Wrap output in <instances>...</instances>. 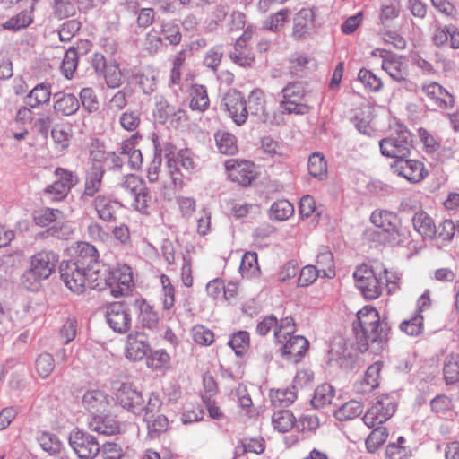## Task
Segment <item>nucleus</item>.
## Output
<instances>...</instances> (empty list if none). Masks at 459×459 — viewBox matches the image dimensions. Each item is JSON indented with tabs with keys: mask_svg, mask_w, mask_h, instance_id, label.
I'll return each instance as SVG.
<instances>
[{
	"mask_svg": "<svg viewBox=\"0 0 459 459\" xmlns=\"http://www.w3.org/2000/svg\"><path fill=\"white\" fill-rule=\"evenodd\" d=\"M134 307L138 309V322L143 328L156 331L159 327V316L144 299H136Z\"/></svg>",
	"mask_w": 459,
	"mask_h": 459,
	"instance_id": "obj_25",
	"label": "nucleus"
},
{
	"mask_svg": "<svg viewBox=\"0 0 459 459\" xmlns=\"http://www.w3.org/2000/svg\"><path fill=\"white\" fill-rule=\"evenodd\" d=\"M282 343V355L293 363L299 362L308 348V341L301 335L289 336Z\"/></svg>",
	"mask_w": 459,
	"mask_h": 459,
	"instance_id": "obj_21",
	"label": "nucleus"
},
{
	"mask_svg": "<svg viewBox=\"0 0 459 459\" xmlns=\"http://www.w3.org/2000/svg\"><path fill=\"white\" fill-rule=\"evenodd\" d=\"M59 256L53 251H40L30 258V267L43 279L48 278L55 270Z\"/></svg>",
	"mask_w": 459,
	"mask_h": 459,
	"instance_id": "obj_17",
	"label": "nucleus"
},
{
	"mask_svg": "<svg viewBox=\"0 0 459 459\" xmlns=\"http://www.w3.org/2000/svg\"><path fill=\"white\" fill-rule=\"evenodd\" d=\"M94 207L100 219L105 221H113L121 204L108 196L100 195L94 199Z\"/></svg>",
	"mask_w": 459,
	"mask_h": 459,
	"instance_id": "obj_27",
	"label": "nucleus"
},
{
	"mask_svg": "<svg viewBox=\"0 0 459 459\" xmlns=\"http://www.w3.org/2000/svg\"><path fill=\"white\" fill-rule=\"evenodd\" d=\"M157 76L158 73L154 69L146 67L141 73L136 74L134 79L142 91L149 95L156 90Z\"/></svg>",
	"mask_w": 459,
	"mask_h": 459,
	"instance_id": "obj_37",
	"label": "nucleus"
},
{
	"mask_svg": "<svg viewBox=\"0 0 459 459\" xmlns=\"http://www.w3.org/2000/svg\"><path fill=\"white\" fill-rule=\"evenodd\" d=\"M358 79L371 91H378L383 86L380 78L375 75L371 71L365 68L359 70Z\"/></svg>",
	"mask_w": 459,
	"mask_h": 459,
	"instance_id": "obj_62",
	"label": "nucleus"
},
{
	"mask_svg": "<svg viewBox=\"0 0 459 459\" xmlns=\"http://www.w3.org/2000/svg\"><path fill=\"white\" fill-rule=\"evenodd\" d=\"M246 101L248 115L251 117L261 123L271 122V116L265 108L264 93L263 91L259 89L253 90Z\"/></svg>",
	"mask_w": 459,
	"mask_h": 459,
	"instance_id": "obj_19",
	"label": "nucleus"
},
{
	"mask_svg": "<svg viewBox=\"0 0 459 459\" xmlns=\"http://www.w3.org/2000/svg\"><path fill=\"white\" fill-rule=\"evenodd\" d=\"M356 287L365 299H377L384 289L382 264L376 262L374 265L361 264L353 273Z\"/></svg>",
	"mask_w": 459,
	"mask_h": 459,
	"instance_id": "obj_4",
	"label": "nucleus"
},
{
	"mask_svg": "<svg viewBox=\"0 0 459 459\" xmlns=\"http://www.w3.org/2000/svg\"><path fill=\"white\" fill-rule=\"evenodd\" d=\"M153 116L160 123H165L166 120L175 113L173 106L169 104L162 95H155Z\"/></svg>",
	"mask_w": 459,
	"mask_h": 459,
	"instance_id": "obj_48",
	"label": "nucleus"
},
{
	"mask_svg": "<svg viewBox=\"0 0 459 459\" xmlns=\"http://www.w3.org/2000/svg\"><path fill=\"white\" fill-rule=\"evenodd\" d=\"M295 331L294 319L290 316L282 318L280 322L277 321L275 328L274 338L277 342H284L289 336H291Z\"/></svg>",
	"mask_w": 459,
	"mask_h": 459,
	"instance_id": "obj_56",
	"label": "nucleus"
},
{
	"mask_svg": "<svg viewBox=\"0 0 459 459\" xmlns=\"http://www.w3.org/2000/svg\"><path fill=\"white\" fill-rule=\"evenodd\" d=\"M271 403L275 408H286L297 399L296 386L282 389H272L269 394Z\"/></svg>",
	"mask_w": 459,
	"mask_h": 459,
	"instance_id": "obj_32",
	"label": "nucleus"
},
{
	"mask_svg": "<svg viewBox=\"0 0 459 459\" xmlns=\"http://www.w3.org/2000/svg\"><path fill=\"white\" fill-rule=\"evenodd\" d=\"M80 52L74 47H70L63 58L61 71L63 74L71 79L77 68Z\"/></svg>",
	"mask_w": 459,
	"mask_h": 459,
	"instance_id": "obj_47",
	"label": "nucleus"
},
{
	"mask_svg": "<svg viewBox=\"0 0 459 459\" xmlns=\"http://www.w3.org/2000/svg\"><path fill=\"white\" fill-rule=\"evenodd\" d=\"M394 173L403 177L411 183H419L428 176L424 164L417 160L401 158L392 165Z\"/></svg>",
	"mask_w": 459,
	"mask_h": 459,
	"instance_id": "obj_14",
	"label": "nucleus"
},
{
	"mask_svg": "<svg viewBox=\"0 0 459 459\" xmlns=\"http://www.w3.org/2000/svg\"><path fill=\"white\" fill-rule=\"evenodd\" d=\"M160 34L162 38L168 40L171 45L179 44L182 39L179 25L173 21L163 22L161 23Z\"/></svg>",
	"mask_w": 459,
	"mask_h": 459,
	"instance_id": "obj_55",
	"label": "nucleus"
},
{
	"mask_svg": "<svg viewBox=\"0 0 459 459\" xmlns=\"http://www.w3.org/2000/svg\"><path fill=\"white\" fill-rule=\"evenodd\" d=\"M38 440L42 449L51 455H59L63 449V443L53 433L43 432Z\"/></svg>",
	"mask_w": 459,
	"mask_h": 459,
	"instance_id": "obj_50",
	"label": "nucleus"
},
{
	"mask_svg": "<svg viewBox=\"0 0 459 459\" xmlns=\"http://www.w3.org/2000/svg\"><path fill=\"white\" fill-rule=\"evenodd\" d=\"M314 16V11L310 8H302L295 15L292 31L295 39H304L309 34V30L313 27Z\"/></svg>",
	"mask_w": 459,
	"mask_h": 459,
	"instance_id": "obj_23",
	"label": "nucleus"
},
{
	"mask_svg": "<svg viewBox=\"0 0 459 459\" xmlns=\"http://www.w3.org/2000/svg\"><path fill=\"white\" fill-rule=\"evenodd\" d=\"M264 440L259 438H244L235 448L236 456H240L246 453H255L257 455L264 451Z\"/></svg>",
	"mask_w": 459,
	"mask_h": 459,
	"instance_id": "obj_46",
	"label": "nucleus"
},
{
	"mask_svg": "<svg viewBox=\"0 0 459 459\" xmlns=\"http://www.w3.org/2000/svg\"><path fill=\"white\" fill-rule=\"evenodd\" d=\"M381 367V363L375 362L368 368L361 381V392L368 393L378 386Z\"/></svg>",
	"mask_w": 459,
	"mask_h": 459,
	"instance_id": "obj_43",
	"label": "nucleus"
},
{
	"mask_svg": "<svg viewBox=\"0 0 459 459\" xmlns=\"http://www.w3.org/2000/svg\"><path fill=\"white\" fill-rule=\"evenodd\" d=\"M151 351L146 335L143 333L129 334L126 350V358L137 361L143 359Z\"/></svg>",
	"mask_w": 459,
	"mask_h": 459,
	"instance_id": "obj_22",
	"label": "nucleus"
},
{
	"mask_svg": "<svg viewBox=\"0 0 459 459\" xmlns=\"http://www.w3.org/2000/svg\"><path fill=\"white\" fill-rule=\"evenodd\" d=\"M223 54L222 45H216L211 48L204 56V65L212 71L217 70L221 62Z\"/></svg>",
	"mask_w": 459,
	"mask_h": 459,
	"instance_id": "obj_63",
	"label": "nucleus"
},
{
	"mask_svg": "<svg viewBox=\"0 0 459 459\" xmlns=\"http://www.w3.org/2000/svg\"><path fill=\"white\" fill-rule=\"evenodd\" d=\"M223 106L229 117L238 126H243L248 117L247 104L238 91H230L223 99Z\"/></svg>",
	"mask_w": 459,
	"mask_h": 459,
	"instance_id": "obj_12",
	"label": "nucleus"
},
{
	"mask_svg": "<svg viewBox=\"0 0 459 459\" xmlns=\"http://www.w3.org/2000/svg\"><path fill=\"white\" fill-rule=\"evenodd\" d=\"M401 331L411 336H418L423 329V316L416 314L409 320H404L400 325Z\"/></svg>",
	"mask_w": 459,
	"mask_h": 459,
	"instance_id": "obj_61",
	"label": "nucleus"
},
{
	"mask_svg": "<svg viewBox=\"0 0 459 459\" xmlns=\"http://www.w3.org/2000/svg\"><path fill=\"white\" fill-rule=\"evenodd\" d=\"M115 397L117 403L124 409L134 415L143 414V417L160 412L162 406V400L158 393H149L143 397L140 392L126 383L117 389Z\"/></svg>",
	"mask_w": 459,
	"mask_h": 459,
	"instance_id": "obj_2",
	"label": "nucleus"
},
{
	"mask_svg": "<svg viewBox=\"0 0 459 459\" xmlns=\"http://www.w3.org/2000/svg\"><path fill=\"white\" fill-rule=\"evenodd\" d=\"M352 329L360 352L378 354L385 349L390 327L385 320L380 319L375 307L361 308L352 323Z\"/></svg>",
	"mask_w": 459,
	"mask_h": 459,
	"instance_id": "obj_1",
	"label": "nucleus"
},
{
	"mask_svg": "<svg viewBox=\"0 0 459 459\" xmlns=\"http://www.w3.org/2000/svg\"><path fill=\"white\" fill-rule=\"evenodd\" d=\"M89 428L92 431L105 436L116 435L120 431L119 423L107 413L92 417L89 422Z\"/></svg>",
	"mask_w": 459,
	"mask_h": 459,
	"instance_id": "obj_28",
	"label": "nucleus"
},
{
	"mask_svg": "<svg viewBox=\"0 0 459 459\" xmlns=\"http://www.w3.org/2000/svg\"><path fill=\"white\" fill-rule=\"evenodd\" d=\"M122 189L133 198L132 205L138 211L143 212L147 208L150 194L142 178L134 174L126 176L120 184Z\"/></svg>",
	"mask_w": 459,
	"mask_h": 459,
	"instance_id": "obj_10",
	"label": "nucleus"
},
{
	"mask_svg": "<svg viewBox=\"0 0 459 459\" xmlns=\"http://www.w3.org/2000/svg\"><path fill=\"white\" fill-rule=\"evenodd\" d=\"M307 169L312 177L322 179L327 173V163L325 156L317 152L310 154L307 161Z\"/></svg>",
	"mask_w": 459,
	"mask_h": 459,
	"instance_id": "obj_44",
	"label": "nucleus"
},
{
	"mask_svg": "<svg viewBox=\"0 0 459 459\" xmlns=\"http://www.w3.org/2000/svg\"><path fill=\"white\" fill-rule=\"evenodd\" d=\"M334 395V388L330 384H323L315 390L311 403L316 409L323 408L331 404Z\"/></svg>",
	"mask_w": 459,
	"mask_h": 459,
	"instance_id": "obj_42",
	"label": "nucleus"
},
{
	"mask_svg": "<svg viewBox=\"0 0 459 459\" xmlns=\"http://www.w3.org/2000/svg\"><path fill=\"white\" fill-rule=\"evenodd\" d=\"M210 106V100L205 86L194 84L190 90L189 107L193 111L204 112Z\"/></svg>",
	"mask_w": 459,
	"mask_h": 459,
	"instance_id": "obj_31",
	"label": "nucleus"
},
{
	"mask_svg": "<svg viewBox=\"0 0 459 459\" xmlns=\"http://www.w3.org/2000/svg\"><path fill=\"white\" fill-rule=\"evenodd\" d=\"M60 277L65 285L74 293L82 294L87 288L103 289L99 282L100 270L90 273L78 263L73 261H63L59 266Z\"/></svg>",
	"mask_w": 459,
	"mask_h": 459,
	"instance_id": "obj_3",
	"label": "nucleus"
},
{
	"mask_svg": "<svg viewBox=\"0 0 459 459\" xmlns=\"http://www.w3.org/2000/svg\"><path fill=\"white\" fill-rule=\"evenodd\" d=\"M69 445L80 459H94L100 453V445L97 438L84 430L72 431Z\"/></svg>",
	"mask_w": 459,
	"mask_h": 459,
	"instance_id": "obj_8",
	"label": "nucleus"
},
{
	"mask_svg": "<svg viewBox=\"0 0 459 459\" xmlns=\"http://www.w3.org/2000/svg\"><path fill=\"white\" fill-rule=\"evenodd\" d=\"M146 423L148 437L150 438H156L161 433L165 432L169 427V420L167 417L159 412L151 416L143 417Z\"/></svg>",
	"mask_w": 459,
	"mask_h": 459,
	"instance_id": "obj_38",
	"label": "nucleus"
},
{
	"mask_svg": "<svg viewBox=\"0 0 459 459\" xmlns=\"http://www.w3.org/2000/svg\"><path fill=\"white\" fill-rule=\"evenodd\" d=\"M106 319L113 331L125 333L131 327V315L125 303L114 302L107 307Z\"/></svg>",
	"mask_w": 459,
	"mask_h": 459,
	"instance_id": "obj_11",
	"label": "nucleus"
},
{
	"mask_svg": "<svg viewBox=\"0 0 459 459\" xmlns=\"http://www.w3.org/2000/svg\"><path fill=\"white\" fill-rule=\"evenodd\" d=\"M152 141L154 145V155L152 163L148 167L147 169V178L151 182L157 181L159 178V170L161 165L162 158H161V146L158 141V136L156 134L152 135Z\"/></svg>",
	"mask_w": 459,
	"mask_h": 459,
	"instance_id": "obj_51",
	"label": "nucleus"
},
{
	"mask_svg": "<svg viewBox=\"0 0 459 459\" xmlns=\"http://www.w3.org/2000/svg\"><path fill=\"white\" fill-rule=\"evenodd\" d=\"M82 405L92 417H96L108 413L110 403L108 394L101 390L92 389L83 394Z\"/></svg>",
	"mask_w": 459,
	"mask_h": 459,
	"instance_id": "obj_16",
	"label": "nucleus"
},
{
	"mask_svg": "<svg viewBox=\"0 0 459 459\" xmlns=\"http://www.w3.org/2000/svg\"><path fill=\"white\" fill-rule=\"evenodd\" d=\"M51 97V86L48 83L41 82L37 84L29 91L24 99V102L30 108H39L48 104Z\"/></svg>",
	"mask_w": 459,
	"mask_h": 459,
	"instance_id": "obj_26",
	"label": "nucleus"
},
{
	"mask_svg": "<svg viewBox=\"0 0 459 459\" xmlns=\"http://www.w3.org/2000/svg\"><path fill=\"white\" fill-rule=\"evenodd\" d=\"M76 257L74 263L80 264L88 271L99 270L100 255L97 248L88 242H78L75 248Z\"/></svg>",
	"mask_w": 459,
	"mask_h": 459,
	"instance_id": "obj_20",
	"label": "nucleus"
},
{
	"mask_svg": "<svg viewBox=\"0 0 459 459\" xmlns=\"http://www.w3.org/2000/svg\"><path fill=\"white\" fill-rule=\"evenodd\" d=\"M103 175L104 169L102 167L95 164L87 170L83 192L84 195L91 197L99 192L101 186Z\"/></svg>",
	"mask_w": 459,
	"mask_h": 459,
	"instance_id": "obj_34",
	"label": "nucleus"
},
{
	"mask_svg": "<svg viewBox=\"0 0 459 459\" xmlns=\"http://www.w3.org/2000/svg\"><path fill=\"white\" fill-rule=\"evenodd\" d=\"M249 341V333L247 331H238L230 336L228 344L237 356L241 357L247 351Z\"/></svg>",
	"mask_w": 459,
	"mask_h": 459,
	"instance_id": "obj_52",
	"label": "nucleus"
},
{
	"mask_svg": "<svg viewBox=\"0 0 459 459\" xmlns=\"http://www.w3.org/2000/svg\"><path fill=\"white\" fill-rule=\"evenodd\" d=\"M395 410L396 404L388 396H385L368 410L362 420L368 428H375L389 420Z\"/></svg>",
	"mask_w": 459,
	"mask_h": 459,
	"instance_id": "obj_9",
	"label": "nucleus"
},
{
	"mask_svg": "<svg viewBox=\"0 0 459 459\" xmlns=\"http://www.w3.org/2000/svg\"><path fill=\"white\" fill-rule=\"evenodd\" d=\"M53 15L58 20L74 17L77 13V5L74 0H52Z\"/></svg>",
	"mask_w": 459,
	"mask_h": 459,
	"instance_id": "obj_40",
	"label": "nucleus"
},
{
	"mask_svg": "<svg viewBox=\"0 0 459 459\" xmlns=\"http://www.w3.org/2000/svg\"><path fill=\"white\" fill-rule=\"evenodd\" d=\"M401 2L399 0H385L379 11V24L383 29H391L394 21L399 17Z\"/></svg>",
	"mask_w": 459,
	"mask_h": 459,
	"instance_id": "obj_29",
	"label": "nucleus"
},
{
	"mask_svg": "<svg viewBox=\"0 0 459 459\" xmlns=\"http://www.w3.org/2000/svg\"><path fill=\"white\" fill-rule=\"evenodd\" d=\"M413 142L412 134L399 125L390 135L379 141L380 152L382 155L396 160L407 158L414 147Z\"/></svg>",
	"mask_w": 459,
	"mask_h": 459,
	"instance_id": "obj_5",
	"label": "nucleus"
},
{
	"mask_svg": "<svg viewBox=\"0 0 459 459\" xmlns=\"http://www.w3.org/2000/svg\"><path fill=\"white\" fill-rule=\"evenodd\" d=\"M160 283L162 286L163 309L169 310L175 304V289L171 284L170 279L166 274L160 275Z\"/></svg>",
	"mask_w": 459,
	"mask_h": 459,
	"instance_id": "obj_57",
	"label": "nucleus"
},
{
	"mask_svg": "<svg viewBox=\"0 0 459 459\" xmlns=\"http://www.w3.org/2000/svg\"><path fill=\"white\" fill-rule=\"evenodd\" d=\"M388 431L384 427H375L373 431L366 439V447L369 453L377 451L386 440Z\"/></svg>",
	"mask_w": 459,
	"mask_h": 459,
	"instance_id": "obj_54",
	"label": "nucleus"
},
{
	"mask_svg": "<svg viewBox=\"0 0 459 459\" xmlns=\"http://www.w3.org/2000/svg\"><path fill=\"white\" fill-rule=\"evenodd\" d=\"M32 22V17L27 12H21L6 21L4 27L10 30H20Z\"/></svg>",
	"mask_w": 459,
	"mask_h": 459,
	"instance_id": "obj_64",
	"label": "nucleus"
},
{
	"mask_svg": "<svg viewBox=\"0 0 459 459\" xmlns=\"http://www.w3.org/2000/svg\"><path fill=\"white\" fill-rule=\"evenodd\" d=\"M387 233L388 241L392 245H405L411 238L410 230L402 225L400 219L398 221V224L394 227V230H390Z\"/></svg>",
	"mask_w": 459,
	"mask_h": 459,
	"instance_id": "obj_58",
	"label": "nucleus"
},
{
	"mask_svg": "<svg viewBox=\"0 0 459 459\" xmlns=\"http://www.w3.org/2000/svg\"><path fill=\"white\" fill-rule=\"evenodd\" d=\"M412 224L415 230L422 236L423 238L433 239L437 236V226L430 216L425 212L415 213L412 218Z\"/></svg>",
	"mask_w": 459,
	"mask_h": 459,
	"instance_id": "obj_30",
	"label": "nucleus"
},
{
	"mask_svg": "<svg viewBox=\"0 0 459 459\" xmlns=\"http://www.w3.org/2000/svg\"><path fill=\"white\" fill-rule=\"evenodd\" d=\"M316 267L322 273V277L332 279L335 276L333 255L327 247H320Z\"/></svg>",
	"mask_w": 459,
	"mask_h": 459,
	"instance_id": "obj_33",
	"label": "nucleus"
},
{
	"mask_svg": "<svg viewBox=\"0 0 459 459\" xmlns=\"http://www.w3.org/2000/svg\"><path fill=\"white\" fill-rule=\"evenodd\" d=\"M443 372L447 385L459 382V360L457 355L450 354L446 358Z\"/></svg>",
	"mask_w": 459,
	"mask_h": 459,
	"instance_id": "obj_49",
	"label": "nucleus"
},
{
	"mask_svg": "<svg viewBox=\"0 0 459 459\" xmlns=\"http://www.w3.org/2000/svg\"><path fill=\"white\" fill-rule=\"evenodd\" d=\"M55 111L63 116H72L80 108V101L77 97L72 93L57 92L54 95Z\"/></svg>",
	"mask_w": 459,
	"mask_h": 459,
	"instance_id": "obj_24",
	"label": "nucleus"
},
{
	"mask_svg": "<svg viewBox=\"0 0 459 459\" xmlns=\"http://www.w3.org/2000/svg\"><path fill=\"white\" fill-rule=\"evenodd\" d=\"M421 90L429 106L433 108L446 109L454 106V96L439 83L436 82H425L422 84Z\"/></svg>",
	"mask_w": 459,
	"mask_h": 459,
	"instance_id": "obj_15",
	"label": "nucleus"
},
{
	"mask_svg": "<svg viewBox=\"0 0 459 459\" xmlns=\"http://www.w3.org/2000/svg\"><path fill=\"white\" fill-rule=\"evenodd\" d=\"M363 411V405L356 400H351L334 411L333 415L340 421L350 420L359 416Z\"/></svg>",
	"mask_w": 459,
	"mask_h": 459,
	"instance_id": "obj_41",
	"label": "nucleus"
},
{
	"mask_svg": "<svg viewBox=\"0 0 459 459\" xmlns=\"http://www.w3.org/2000/svg\"><path fill=\"white\" fill-rule=\"evenodd\" d=\"M128 95L124 90L117 91L105 104L107 113L117 114L127 105Z\"/></svg>",
	"mask_w": 459,
	"mask_h": 459,
	"instance_id": "obj_60",
	"label": "nucleus"
},
{
	"mask_svg": "<svg viewBox=\"0 0 459 459\" xmlns=\"http://www.w3.org/2000/svg\"><path fill=\"white\" fill-rule=\"evenodd\" d=\"M99 282L103 289L108 290L109 293L115 298L127 296L134 288V281L131 268L123 264L107 272L105 270L103 278L99 277Z\"/></svg>",
	"mask_w": 459,
	"mask_h": 459,
	"instance_id": "obj_6",
	"label": "nucleus"
},
{
	"mask_svg": "<svg viewBox=\"0 0 459 459\" xmlns=\"http://www.w3.org/2000/svg\"><path fill=\"white\" fill-rule=\"evenodd\" d=\"M229 178L243 186H249L256 178L255 165L248 160L230 159L225 162Z\"/></svg>",
	"mask_w": 459,
	"mask_h": 459,
	"instance_id": "obj_13",
	"label": "nucleus"
},
{
	"mask_svg": "<svg viewBox=\"0 0 459 459\" xmlns=\"http://www.w3.org/2000/svg\"><path fill=\"white\" fill-rule=\"evenodd\" d=\"M80 104L82 103L84 109L89 113L95 112L99 109L100 103L97 95L92 88L85 87L80 91Z\"/></svg>",
	"mask_w": 459,
	"mask_h": 459,
	"instance_id": "obj_59",
	"label": "nucleus"
},
{
	"mask_svg": "<svg viewBox=\"0 0 459 459\" xmlns=\"http://www.w3.org/2000/svg\"><path fill=\"white\" fill-rule=\"evenodd\" d=\"M239 271L243 277L252 278L259 274L257 255L255 252H246L241 259Z\"/></svg>",
	"mask_w": 459,
	"mask_h": 459,
	"instance_id": "obj_45",
	"label": "nucleus"
},
{
	"mask_svg": "<svg viewBox=\"0 0 459 459\" xmlns=\"http://www.w3.org/2000/svg\"><path fill=\"white\" fill-rule=\"evenodd\" d=\"M381 66L393 80L403 83L407 90H412V82L407 80L408 72L406 65L396 55L392 54L385 58L382 61Z\"/></svg>",
	"mask_w": 459,
	"mask_h": 459,
	"instance_id": "obj_18",
	"label": "nucleus"
},
{
	"mask_svg": "<svg viewBox=\"0 0 459 459\" xmlns=\"http://www.w3.org/2000/svg\"><path fill=\"white\" fill-rule=\"evenodd\" d=\"M217 148L221 153L234 155L238 152V143L235 135L226 131H218L214 134Z\"/></svg>",
	"mask_w": 459,
	"mask_h": 459,
	"instance_id": "obj_39",
	"label": "nucleus"
},
{
	"mask_svg": "<svg viewBox=\"0 0 459 459\" xmlns=\"http://www.w3.org/2000/svg\"><path fill=\"white\" fill-rule=\"evenodd\" d=\"M272 425L280 433H285L296 426V418L290 410H279L272 415Z\"/></svg>",
	"mask_w": 459,
	"mask_h": 459,
	"instance_id": "obj_35",
	"label": "nucleus"
},
{
	"mask_svg": "<svg viewBox=\"0 0 459 459\" xmlns=\"http://www.w3.org/2000/svg\"><path fill=\"white\" fill-rule=\"evenodd\" d=\"M271 217L277 221H285L294 212V207L287 200H278L274 202L270 208Z\"/></svg>",
	"mask_w": 459,
	"mask_h": 459,
	"instance_id": "obj_53",
	"label": "nucleus"
},
{
	"mask_svg": "<svg viewBox=\"0 0 459 459\" xmlns=\"http://www.w3.org/2000/svg\"><path fill=\"white\" fill-rule=\"evenodd\" d=\"M281 107L288 114L305 115L310 108L307 104L309 93L300 82H290L281 90Z\"/></svg>",
	"mask_w": 459,
	"mask_h": 459,
	"instance_id": "obj_7",
	"label": "nucleus"
},
{
	"mask_svg": "<svg viewBox=\"0 0 459 459\" xmlns=\"http://www.w3.org/2000/svg\"><path fill=\"white\" fill-rule=\"evenodd\" d=\"M371 222L377 228L388 232L398 224L399 217L396 213L385 210L374 211L370 217Z\"/></svg>",
	"mask_w": 459,
	"mask_h": 459,
	"instance_id": "obj_36",
	"label": "nucleus"
}]
</instances>
